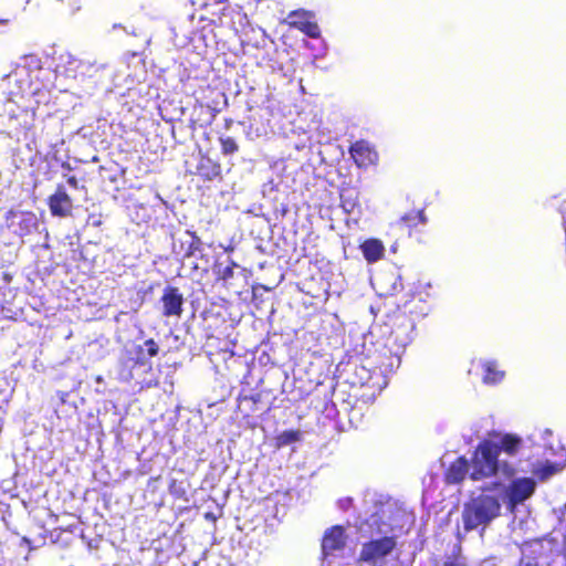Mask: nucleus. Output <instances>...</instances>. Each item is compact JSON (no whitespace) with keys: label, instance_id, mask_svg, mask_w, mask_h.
<instances>
[{"label":"nucleus","instance_id":"nucleus-1","mask_svg":"<svg viewBox=\"0 0 566 566\" xmlns=\"http://www.w3.org/2000/svg\"><path fill=\"white\" fill-rule=\"evenodd\" d=\"M472 471L470 478L479 481L492 478L502 471L505 478H512L515 469L507 462L500 463L496 449V441L492 439L482 440L471 459Z\"/></svg>","mask_w":566,"mask_h":566},{"label":"nucleus","instance_id":"nucleus-2","mask_svg":"<svg viewBox=\"0 0 566 566\" xmlns=\"http://www.w3.org/2000/svg\"><path fill=\"white\" fill-rule=\"evenodd\" d=\"M500 512L501 503L497 497L480 494L464 504L462 511L463 527L467 532H470L479 526H486L500 515Z\"/></svg>","mask_w":566,"mask_h":566},{"label":"nucleus","instance_id":"nucleus-3","mask_svg":"<svg viewBox=\"0 0 566 566\" xmlns=\"http://www.w3.org/2000/svg\"><path fill=\"white\" fill-rule=\"evenodd\" d=\"M397 547L396 536H382L371 538L361 544L358 557V566H386L387 558Z\"/></svg>","mask_w":566,"mask_h":566},{"label":"nucleus","instance_id":"nucleus-4","mask_svg":"<svg viewBox=\"0 0 566 566\" xmlns=\"http://www.w3.org/2000/svg\"><path fill=\"white\" fill-rule=\"evenodd\" d=\"M160 313L164 317L180 318L184 314L185 296L179 287L167 285L159 298Z\"/></svg>","mask_w":566,"mask_h":566},{"label":"nucleus","instance_id":"nucleus-5","mask_svg":"<svg viewBox=\"0 0 566 566\" xmlns=\"http://www.w3.org/2000/svg\"><path fill=\"white\" fill-rule=\"evenodd\" d=\"M348 153L359 168H369L378 163L379 156L376 148L367 140L359 139L353 143Z\"/></svg>","mask_w":566,"mask_h":566},{"label":"nucleus","instance_id":"nucleus-6","mask_svg":"<svg viewBox=\"0 0 566 566\" xmlns=\"http://www.w3.org/2000/svg\"><path fill=\"white\" fill-rule=\"evenodd\" d=\"M536 483L531 478H518L513 480L507 489L509 504L515 507L531 497L535 492Z\"/></svg>","mask_w":566,"mask_h":566},{"label":"nucleus","instance_id":"nucleus-7","mask_svg":"<svg viewBox=\"0 0 566 566\" xmlns=\"http://www.w3.org/2000/svg\"><path fill=\"white\" fill-rule=\"evenodd\" d=\"M287 19L291 27L302 31L307 36L316 39L321 35L318 24L312 20L308 12L304 10H295L289 14Z\"/></svg>","mask_w":566,"mask_h":566},{"label":"nucleus","instance_id":"nucleus-8","mask_svg":"<svg viewBox=\"0 0 566 566\" xmlns=\"http://www.w3.org/2000/svg\"><path fill=\"white\" fill-rule=\"evenodd\" d=\"M346 545L345 531L342 526L335 525L328 528L322 538V554L324 557L342 551Z\"/></svg>","mask_w":566,"mask_h":566},{"label":"nucleus","instance_id":"nucleus-9","mask_svg":"<svg viewBox=\"0 0 566 566\" xmlns=\"http://www.w3.org/2000/svg\"><path fill=\"white\" fill-rule=\"evenodd\" d=\"M489 439H499L496 442L497 454L501 452L510 457L516 455L523 447V440L521 437L514 433H504L501 434L496 431H492L489 433Z\"/></svg>","mask_w":566,"mask_h":566},{"label":"nucleus","instance_id":"nucleus-10","mask_svg":"<svg viewBox=\"0 0 566 566\" xmlns=\"http://www.w3.org/2000/svg\"><path fill=\"white\" fill-rule=\"evenodd\" d=\"M202 241L195 231L186 230L185 237L174 242V251L180 254L182 259L191 258L201 249Z\"/></svg>","mask_w":566,"mask_h":566},{"label":"nucleus","instance_id":"nucleus-11","mask_svg":"<svg viewBox=\"0 0 566 566\" xmlns=\"http://www.w3.org/2000/svg\"><path fill=\"white\" fill-rule=\"evenodd\" d=\"M70 201V197L64 188L59 187L48 199L51 213L60 217L66 216L69 212Z\"/></svg>","mask_w":566,"mask_h":566},{"label":"nucleus","instance_id":"nucleus-12","mask_svg":"<svg viewBox=\"0 0 566 566\" xmlns=\"http://www.w3.org/2000/svg\"><path fill=\"white\" fill-rule=\"evenodd\" d=\"M136 357L133 358V366H145L148 360L159 353V346L154 338H148L144 342V346L138 345L135 348Z\"/></svg>","mask_w":566,"mask_h":566},{"label":"nucleus","instance_id":"nucleus-13","mask_svg":"<svg viewBox=\"0 0 566 566\" xmlns=\"http://www.w3.org/2000/svg\"><path fill=\"white\" fill-rule=\"evenodd\" d=\"M467 473L468 461L464 457H460L449 465L444 473V480L449 484L460 483L464 480Z\"/></svg>","mask_w":566,"mask_h":566},{"label":"nucleus","instance_id":"nucleus-14","mask_svg":"<svg viewBox=\"0 0 566 566\" xmlns=\"http://www.w3.org/2000/svg\"><path fill=\"white\" fill-rule=\"evenodd\" d=\"M361 253L368 263H375L382 259L385 247L378 239H367L360 244Z\"/></svg>","mask_w":566,"mask_h":566},{"label":"nucleus","instance_id":"nucleus-15","mask_svg":"<svg viewBox=\"0 0 566 566\" xmlns=\"http://www.w3.org/2000/svg\"><path fill=\"white\" fill-rule=\"evenodd\" d=\"M197 175L203 180H213L221 175V166L209 157H201L197 165Z\"/></svg>","mask_w":566,"mask_h":566},{"label":"nucleus","instance_id":"nucleus-16","mask_svg":"<svg viewBox=\"0 0 566 566\" xmlns=\"http://www.w3.org/2000/svg\"><path fill=\"white\" fill-rule=\"evenodd\" d=\"M483 377L482 381L485 385H496L502 381L505 376L503 370H500L495 361H485L482 365Z\"/></svg>","mask_w":566,"mask_h":566},{"label":"nucleus","instance_id":"nucleus-17","mask_svg":"<svg viewBox=\"0 0 566 566\" xmlns=\"http://www.w3.org/2000/svg\"><path fill=\"white\" fill-rule=\"evenodd\" d=\"M400 221L405 223L408 228L417 227L418 224H423L427 222V217L422 209L411 210L405 213Z\"/></svg>","mask_w":566,"mask_h":566},{"label":"nucleus","instance_id":"nucleus-18","mask_svg":"<svg viewBox=\"0 0 566 566\" xmlns=\"http://www.w3.org/2000/svg\"><path fill=\"white\" fill-rule=\"evenodd\" d=\"M300 430H285L276 437L277 447H284L301 440Z\"/></svg>","mask_w":566,"mask_h":566},{"label":"nucleus","instance_id":"nucleus-19","mask_svg":"<svg viewBox=\"0 0 566 566\" xmlns=\"http://www.w3.org/2000/svg\"><path fill=\"white\" fill-rule=\"evenodd\" d=\"M18 546L22 549V558L27 560L29 558V554L35 549L39 544L34 538L30 536H23L20 538Z\"/></svg>","mask_w":566,"mask_h":566},{"label":"nucleus","instance_id":"nucleus-20","mask_svg":"<svg viewBox=\"0 0 566 566\" xmlns=\"http://www.w3.org/2000/svg\"><path fill=\"white\" fill-rule=\"evenodd\" d=\"M135 292V300H134V310L137 311L146 301V297L148 295H151L154 292V285L150 284L146 289H134Z\"/></svg>","mask_w":566,"mask_h":566},{"label":"nucleus","instance_id":"nucleus-21","mask_svg":"<svg viewBox=\"0 0 566 566\" xmlns=\"http://www.w3.org/2000/svg\"><path fill=\"white\" fill-rule=\"evenodd\" d=\"M221 151L223 155H232L239 150V146L233 137H220Z\"/></svg>","mask_w":566,"mask_h":566},{"label":"nucleus","instance_id":"nucleus-22","mask_svg":"<svg viewBox=\"0 0 566 566\" xmlns=\"http://www.w3.org/2000/svg\"><path fill=\"white\" fill-rule=\"evenodd\" d=\"M235 266H237V263L231 261V263L228 266H226L223 270H221L218 273V280L228 281V280L232 279L234 275Z\"/></svg>","mask_w":566,"mask_h":566},{"label":"nucleus","instance_id":"nucleus-23","mask_svg":"<svg viewBox=\"0 0 566 566\" xmlns=\"http://www.w3.org/2000/svg\"><path fill=\"white\" fill-rule=\"evenodd\" d=\"M442 566H468L467 563H465V559L460 556V555H457V556H451V557H448Z\"/></svg>","mask_w":566,"mask_h":566},{"label":"nucleus","instance_id":"nucleus-24","mask_svg":"<svg viewBox=\"0 0 566 566\" xmlns=\"http://www.w3.org/2000/svg\"><path fill=\"white\" fill-rule=\"evenodd\" d=\"M239 400L240 401H242V400H251V401H253L255 403V402L259 401V396H253V395H251V396H243V397L240 396Z\"/></svg>","mask_w":566,"mask_h":566},{"label":"nucleus","instance_id":"nucleus-25","mask_svg":"<svg viewBox=\"0 0 566 566\" xmlns=\"http://www.w3.org/2000/svg\"><path fill=\"white\" fill-rule=\"evenodd\" d=\"M205 518H206L207 521H212V522H216V521H217V516H216L213 513H211V512H207V513H205Z\"/></svg>","mask_w":566,"mask_h":566},{"label":"nucleus","instance_id":"nucleus-26","mask_svg":"<svg viewBox=\"0 0 566 566\" xmlns=\"http://www.w3.org/2000/svg\"><path fill=\"white\" fill-rule=\"evenodd\" d=\"M65 396H67V394H63V395H61V396H60V400H61L62 402H64V397H65Z\"/></svg>","mask_w":566,"mask_h":566},{"label":"nucleus","instance_id":"nucleus-27","mask_svg":"<svg viewBox=\"0 0 566 566\" xmlns=\"http://www.w3.org/2000/svg\"><path fill=\"white\" fill-rule=\"evenodd\" d=\"M9 20H0V23H7Z\"/></svg>","mask_w":566,"mask_h":566}]
</instances>
